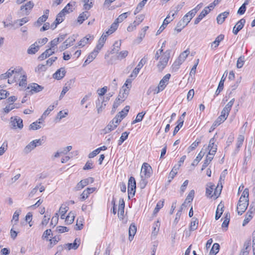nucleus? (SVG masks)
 <instances>
[{"label":"nucleus","instance_id":"f257e3e1","mask_svg":"<svg viewBox=\"0 0 255 255\" xmlns=\"http://www.w3.org/2000/svg\"><path fill=\"white\" fill-rule=\"evenodd\" d=\"M249 189L246 188L244 190L238 203L237 210L238 213L240 215H242L247 209L249 205Z\"/></svg>","mask_w":255,"mask_h":255},{"label":"nucleus","instance_id":"f03ea898","mask_svg":"<svg viewBox=\"0 0 255 255\" xmlns=\"http://www.w3.org/2000/svg\"><path fill=\"white\" fill-rule=\"evenodd\" d=\"M169 58L170 50H167L164 53L157 65L159 71H162L166 67Z\"/></svg>","mask_w":255,"mask_h":255},{"label":"nucleus","instance_id":"7ed1b4c3","mask_svg":"<svg viewBox=\"0 0 255 255\" xmlns=\"http://www.w3.org/2000/svg\"><path fill=\"white\" fill-rule=\"evenodd\" d=\"M12 71H13V75L14 76L12 78H10L8 80V83L9 84L18 82L23 74L22 73L23 69L21 67H17L12 69Z\"/></svg>","mask_w":255,"mask_h":255},{"label":"nucleus","instance_id":"20e7f679","mask_svg":"<svg viewBox=\"0 0 255 255\" xmlns=\"http://www.w3.org/2000/svg\"><path fill=\"white\" fill-rule=\"evenodd\" d=\"M136 189V182L135 178L131 176L128 179V197L129 198H130V196L133 197L135 195Z\"/></svg>","mask_w":255,"mask_h":255},{"label":"nucleus","instance_id":"39448f33","mask_svg":"<svg viewBox=\"0 0 255 255\" xmlns=\"http://www.w3.org/2000/svg\"><path fill=\"white\" fill-rule=\"evenodd\" d=\"M170 76L171 75L170 74H167L163 77V78L160 80L158 87L154 90V94H157L165 89Z\"/></svg>","mask_w":255,"mask_h":255},{"label":"nucleus","instance_id":"423d86ee","mask_svg":"<svg viewBox=\"0 0 255 255\" xmlns=\"http://www.w3.org/2000/svg\"><path fill=\"white\" fill-rule=\"evenodd\" d=\"M42 144V140L40 139H35L29 142L23 149V152L25 154L29 153L36 147Z\"/></svg>","mask_w":255,"mask_h":255},{"label":"nucleus","instance_id":"0eeeda50","mask_svg":"<svg viewBox=\"0 0 255 255\" xmlns=\"http://www.w3.org/2000/svg\"><path fill=\"white\" fill-rule=\"evenodd\" d=\"M152 173L151 166L147 163H144L142 166L140 175H143L144 178H149Z\"/></svg>","mask_w":255,"mask_h":255},{"label":"nucleus","instance_id":"6e6552de","mask_svg":"<svg viewBox=\"0 0 255 255\" xmlns=\"http://www.w3.org/2000/svg\"><path fill=\"white\" fill-rule=\"evenodd\" d=\"M96 108L97 109L98 113L99 114L102 112L103 109L105 108L106 106L105 98L104 97L98 98L96 101Z\"/></svg>","mask_w":255,"mask_h":255},{"label":"nucleus","instance_id":"1a4fd4ad","mask_svg":"<svg viewBox=\"0 0 255 255\" xmlns=\"http://www.w3.org/2000/svg\"><path fill=\"white\" fill-rule=\"evenodd\" d=\"M10 122L14 128H18L21 129L23 128L22 120L20 118L16 116L10 118Z\"/></svg>","mask_w":255,"mask_h":255},{"label":"nucleus","instance_id":"9d476101","mask_svg":"<svg viewBox=\"0 0 255 255\" xmlns=\"http://www.w3.org/2000/svg\"><path fill=\"white\" fill-rule=\"evenodd\" d=\"M94 181V178L92 177H89L85 179L81 180L76 185V190H80L82 189L89 183H92Z\"/></svg>","mask_w":255,"mask_h":255},{"label":"nucleus","instance_id":"9b49d317","mask_svg":"<svg viewBox=\"0 0 255 255\" xmlns=\"http://www.w3.org/2000/svg\"><path fill=\"white\" fill-rule=\"evenodd\" d=\"M246 19L244 18H242L239 21H238L233 28V33L235 35H237L238 33L244 27Z\"/></svg>","mask_w":255,"mask_h":255},{"label":"nucleus","instance_id":"f8f14e48","mask_svg":"<svg viewBox=\"0 0 255 255\" xmlns=\"http://www.w3.org/2000/svg\"><path fill=\"white\" fill-rule=\"evenodd\" d=\"M251 239L246 241L244 244V247L241 250L239 255H248L251 250Z\"/></svg>","mask_w":255,"mask_h":255},{"label":"nucleus","instance_id":"ddd939ff","mask_svg":"<svg viewBox=\"0 0 255 255\" xmlns=\"http://www.w3.org/2000/svg\"><path fill=\"white\" fill-rule=\"evenodd\" d=\"M43 87L38 84L33 83H32L30 85H29L27 87V89H30V92L31 94H33L34 93H38L40 91H41L43 89Z\"/></svg>","mask_w":255,"mask_h":255},{"label":"nucleus","instance_id":"4468645a","mask_svg":"<svg viewBox=\"0 0 255 255\" xmlns=\"http://www.w3.org/2000/svg\"><path fill=\"white\" fill-rule=\"evenodd\" d=\"M66 71L64 68H61L57 70L53 75V78L57 80L62 79L65 75Z\"/></svg>","mask_w":255,"mask_h":255},{"label":"nucleus","instance_id":"2eb2a0df","mask_svg":"<svg viewBox=\"0 0 255 255\" xmlns=\"http://www.w3.org/2000/svg\"><path fill=\"white\" fill-rule=\"evenodd\" d=\"M94 39V36L90 35H87L82 38L78 43V46H84L86 44L90 43Z\"/></svg>","mask_w":255,"mask_h":255},{"label":"nucleus","instance_id":"dca6fc26","mask_svg":"<svg viewBox=\"0 0 255 255\" xmlns=\"http://www.w3.org/2000/svg\"><path fill=\"white\" fill-rule=\"evenodd\" d=\"M229 11H225L219 14L217 17V22L219 24H222L225 21V19L229 15Z\"/></svg>","mask_w":255,"mask_h":255},{"label":"nucleus","instance_id":"f3484780","mask_svg":"<svg viewBox=\"0 0 255 255\" xmlns=\"http://www.w3.org/2000/svg\"><path fill=\"white\" fill-rule=\"evenodd\" d=\"M74 82V81L73 80H70L69 81L67 82L65 86L63 88L62 91L59 97L60 100L61 99L64 97L66 92L69 90V89L71 88L70 85L72 83H73Z\"/></svg>","mask_w":255,"mask_h":255},{"label":"nucleus","instance_id":"a211bd4d","mask_svg":"<svg viewBox=\"0 0 255 255\" xmlns=\"http://www.w3.org/2000/svg\"><path fill=\"white\" fill-rule=\"evenodd\" d=\"M209 13V10H208L207 9H204L195 19L194 24H198L200 22V21Z\"/></svg>","mask_w":255,"mask_h":255},{"label":"nucleus","instance_id":"6ab92c4d","mask_svg":"<svg viewBox=\"0 0 255 255\" xmlns=\"http://www.w3.org/2000/svg\"><path fill=\"white\" fill-rule=\"evenodd\" d=\"M54 51L52 50L51 48H49L46 50L38 57V59L40 60H43L46 59L47 57L54 54Z\"/></svg>","mask_w":255,"mask_h":255},{"label":"nucleus","instance_id":"aec40b11","mask_svg":"<svg viewBox=\"0 0 255 255\" xmlns=\"http://www.w3.org/2000/svg\"><path fill=\"white\" fill-rule=\"evenodd\" d=\"M224 38V35L220 34L218 36L214 41L211 44V46L212 48H216L219 45V43Z\"/></svg>","mask_w":255,"mask_h":255},{"label":"nucleus","instance_id":"412c9836","mask_svg":"<svg viewBox=\"0 0 255 255\" xmlns=\"http://www.w3.org/2000/svg\"><path fill=\"white\" fill-rule=\"evenodd\" d=\"M214 185L212 183H209L207 184L206 189V194L208 197L212 198L213 195L212 194L213 189H214Z\"/></svg>","mask_w":255,"mask_h":255},{"label":"nucleus","instance_id":"4be33fe9","mask_svg":"<svg viewBox=\"0 0 255 255\" xmlns=\"http://www.w3.org/2000/svg\"><path fill=\"white\" fill-rule=\"evenodd\" d=\"M106 37L107 35H105V33H103L101 36V38L99 40L98 44L97 45L95 48L96 49H97L99 51H100L101 49L106 40Z\"/></svg>","mask_w":255,"mask_h":255},{"label":"nucleus","instance_id":"5701e85b","mask_svg":"<svg viewBox=\"0 0 255 255\" xmlns=\"http://www.w3.org/2000/svg\"><path fill=\"white\" fill-rule=\"evenodd\" d=\"M80 244V239L76 238L75 239L73 243H68L66 244L68 250H71L72 249L76 250L78 249L79 245Z\"/></svg>","mask_w":255,"mask_h":255},{"label":"nucleus","instance_id":"b1692460","mask_svg":"<svg viewBox=\"0 0 255 255\" xmlns=\"http://www.w3.org/2000/svg\"><path fill=\"white\" fill-rule=\"evenodd\" d=\"M129 89H126V88H124V86H123L122 91H120L118 97L122 99V101H124L129 94Z\"/></svg>","mask_w":255,"mask_h":255},{"label":"nucleus","instance_id":"393cba45","mask_svg":"<svg viewBox=\"0 0 255 255\" xmlns=\"http://www.w3.org/2000/svg\"><path fill=\"white\" fill-rule=\"evenodd\" d=\"M124 209H125V201L123 199H120L119 201V213L118 214L120 216H122L121 218L123 219V217L124 214Z\"/></svg>","mask_w":255,"mask_h":255},{"label":"nucleus","instance_id":"a878e982","mask_svg":"<svg viewBox=\"0 0 255 255\" xmlns=\"http://www.w3.org/2000/svg\"><path fill=\"white\" fill-rule=\"evenodd\" d=\"M37 44V42L32 44L27 49V53L29 54H34L39 50V46Z\"/></svg>","mask_w":255,"mask_h":255},{"label":"nucleus","instance_id":"bb28decb","mask_svg":"<svg viewBox=\"0 0 255 255\" xmlns=\"http://www.w3.org/2000/svg\"><path fill=\"white\" fill-rule=\"evenodd\" d=\"M198 223L199 221L198 219L196 218H193L190 223V226L189 228L190 231H193L196 230L198 228Z\"/></svg>","mask_w":255,"mask_h":255},{"label":"nucleus","instance_id":"cd10ccee","mask_svg":"<svg viewBox=\"0 0 255 255\" xmlns=\"http://www.w3.org/2000/svg\"><path fill=\"white\" fill-rule=\"evenodd\" d=\"M121 41H116L115 42L114 44L113 45V48L110 51L111 54H114L118 52L120 49L121 46Z\"/></svg>","mask_w":255,"mask_h":255},{"label":"nucleus","instance_id":"c85d7f7f","mask_svg":"<svg viewBox=\"0 0 255 255\" xmlns=\"http://www.w3.org/2000/svg\"><path fill=\"white\" fill-rule=\"evenodd\" d=\"M205 153V151H203V149H202L199 153L198 154L196 158L194 160L193 162L192 163V165L196 166L198 164L199 161L201 160L203 156Z\"/></svg>","mask_w":255,"mask_h":255},{"label":"nucleus","instance_id":"c756f323","mask_svg":"<svg viewBox=\"0 0 255 255\" xmlns=\"http://www.w3.org/2000/svg\"><path fill=\"white\" fill-rule=\"evenodd\" d=\"M185 19L180 20L177 24L176 27L175 28V31H176L177 33L180 32L183 28H184L187 24L184 23Z\"/></svg>","mask_w":255,"mask_h":255},{"label":"nucleus","instance_id":"7c9ffc66","mask_svg":"<svg viewBox=\"0 0 255 255\" xmlns=\"http://www.w3.org/2000/svg\"><path fill=\"white\" fill-rule=\"evenodd\" d=\"M169 18V16H167L166 18L164 19L162 24L156 32V35H159L165 29L166 26L170 22V20H168Z\"/></svg>","mask_w":255,"mask_h":255},{"label":"nucleus","instance_id":"2f4dec72","mask_svg":"<svg viewBox=\"0 0 255 255\" xmlns=\"http://www.w3.org/2000/svg\"><path fill=\"white\" fill-rule=\"evenodd\" d=\"M214 156L208 154L206 156V159H205L204 163L202 165L201 170H203L209 164L210 162L213 159Z\"/></svg>","mask_w":255,"mask_h":255},{"label":"nucleus","instance_id":"473e14b6","mask_svg":"<svg viewBox=\"0 0 255 255\" xmlns=\"http://www.w3.org/2000/svg\"><path fill=\"white\" fill-rule=\"evenodd\" d=\"M203 3H199L194 8L189 11L188 14H190L191 17H193L197 12L203 6Z\"/></svg>","mask_w":255,"mask_h":255},{"label":"nucleus","instance_id":"72a5a7b5","mask_svg":"<svg viewBox=\"0 0 255 255\" xmlns=\"http://www.w3.org/2000/svg\"><path fill=\"white\" fill-rule=\"evenodd\" d=\"M220 245L218 243H214L210 252V255H216L219 251Z\"/></svg>","mask_w":255,"mask_h":255},{"label":"nucleus","instance_id":"f704fd0d","mask_svg":"<svg viewBox=\"0 0 255 255\" xmlns=\"http://www.w3.org/2000/svg\"><path fill=\"white\" fill-rule=\"evenodd\" d=\"M89 15H88L87 12H83L79 15L77 19L78 22L80 24H81L83 22V21L88 18Z\"/></svg>","mask_w":255,"mask_h":255},{"label":"nucleus","instance_id":"c9c22d12","mask_svg":"<svg viewBox=\"0 0 255 255\" xmlns=\"http://www.w3.org/2000/svg\"><path fill=\"white\" fill-rule=\"evenodd\" d=\"M252 214L253 211H248V212L246 214L245 219H244L243 223V226L246 225L253 218Z\"/></svg>","mask_w":255,"mask_h":255},{"label":"nucleus","instance_id":"e433bc0d","mask_svg":"<svg viewBox=\"0 0 255 255\" xmlns=\"http://www.w3.org/2000/svg\"><path fill=\"white\" fill-rule=\"evenodd\" d=\"M12 68H10L6 73L1 74L0 76V79H5L6 78H10L13 74V71H12Z\"/></svg>","mask_w":255,"mask_h":255},{"label":"nucleus","instance_id":"4c0bfd02","mask_svg":"<svg viewBox=\"0 0 255 255\" xmlns=\"http://www.w3.org/2000/svg\"><path fill=\"white\" fill-rule=\"evenodd\" d=\"M244 140V137L243 135H240L238 137L237 143V147H236V149L235 151V153L236 152H238V151L239 150L240 147L243 144Z\"/></svg>","mask_w":255,"mask_h":255},{"label":"nucleus","instance_id":"58836bf2","mask_svg":"<svg viewBox=\"0 0 255 255\" xmlns=\"http://www.w3.org/2000/svg\"><path fill=\"white\" fill-rule=\"evenodd\" d=\"M65 16V13H64L63 11H61L56 16L55 19L56 21V24H60L62 21H63Z\"/></svg>","mask_w":255,"mask_h":255},{"label":"nucleus","instance_id":"ea45409f","mask_svg":"<svg viewBox=\"0 0 255 255\" xmlns=\"http://www.w3.org/2000/svg\"><path fill=\"white\" fill-rule=\"evenodd\" d=\"M48 15L43 14L42 16L39 17L35 24L39 26L42 24L43 22H45L48 18Z\"/></svg>","mask_w":255,"mask_h":255},{"label":"nucleus","instance_id":"a19ab883","mask_svg":"<svg viewBox=\"0 0 255 255\" xmlns=\"http://www.w3.org/2000/svg\"><path fill=\"white\" fill-rule=\"evenodd\" d=\"M40 122H35L32 123L30 125L29 127V129L30 130H36L41 128V126H40Z\"/></svg>","mask_w":255,"mask_h":255},{"label":"nucleus","instance_id":"79ce46f5","mask_svg":"<svg viewBox=\"0 0 255 255\" xmlns=\"http://www.w3.org/2000/svg\"><path fill=\"white\" fill-rule=\"evenodd\" d=\"M128 14H129V12H125L121 14L116 19L115 21L117 22V23L122 22L125 19H126L128 17Z\"/></svg>","mask_w":255,"mask_h":255},{"label":"nucleus","instance_id":"37998d69","mask_svg":"<svg viewBox=\"0 0 255 255\" xmlns=\"http://www.w3.org/2000/svg\"><path fill=\"white\" fill-rule=\"evenodd\" d=\"M19 82V85L21 87H25L27 85V76L25 74H22Z\"/></svg>","mask_w":255,"mask_h":255},{"label":"nucleus","instance_id":"c03bdc74","mask_svg":"<svg viewBox=\"0 0 255 255\" xmlns=\"http://www.w3.org/2000/svg\"><path fill=\"white\" fill-rule=\"evenodd\" d=\"M160 223L158 221L155 222L153 226V231L152 234L154 236H156L159 230Z\"/></svg>","mask_w":255,"mask_h":255},{"label":"nucleus","instance_id":"a18cd8bd","mask_svg":"<svg viewBox=\"0 0 255 255\" xmlns=\"http://www.w3.org/2000/svg\"><path fill=\"white\" fill-rule=\"evenodd\" d=\"M223 188V186L222 183H221V185H219V183L217 185L216 188L215 189L213 195L216 197V198H217L221 194V191Z\"/></svg>","mask_w":255,"mask_h":255},{"label":"nucleus","instance_id":"49530a36","mask_svg":"<svg viewBox=\"0 0 255 255\" xmlns=\"http://www.w3.org/2000/svg\"><path fill=\"white\" fill-rule=\"evenodd\" d=\"M34 6V3L31 1H29L27 3H25L24 5H22L20 7L21 10H22L23 8L25 9V10L27 9H31Z\"/></svg>","mask_w":255,"mask_h":255},{"label":"nucleus","instance_id":"de8ad7c7","mask_svg":"<svg viewBox=\"0 0 255 255\" xmlns=\"http://www.w3.org/2000/svg\"><path fill=\"white\" fill-rule=\"evenodd\" d=\"M129 134V132H127L126 131L122 133L121 136L120 137V139L118 141V145H121L124 141L127 139L128 135Z\"/></svg>","mask_w":255,"mask_h":255},{"label":"nucleus","instance_id":"09e8293b","mask_svg":"<svg viewBox=\"0 0 255 255\" xmlns=\"http://www.w3.org/2000/svg\"><path fill=\"white\" fill-rule=\"evenodd\" d=\"M74 218V214L70 212L65 218V222H66L68 224H71L73 222Z\"/></svg>","mask_w":255,"mask_h":255},{"label":"nucleus","instance_id":"8fccbe9b","mask_svg":"<svg viewBox=\"0 0 255 255\" xmlns=\"http://www.w3.org/2000/svg\"><path fill=\"white\" fill-rule=\"evenodd\" d=\"M244 63H245V56H240L237 60V68H241L243 66Z\"/></svg>","mask_w":255,"mask_h":255},{"label":"nucleus","instance_id":"3c124183","mask_svg":"<svg viewBox=\"0 0 255 255\" xmlns=\"http://www.w3.org/2000/svg\"><path fill=\"white\" fill-rule=\"evenodd\" d=\"M194 193H195V192H194V190H192L190 191V192L189 193L188 195L186 197V198L185 200V203H186V202L190 203L191 201H192L193 198H194Z\"/></svg>","mask_w":255,"mask_h":255},{"label":"nucleus","instance_id":"603ef678","mask_svg":"<svg viewBox=\"0 0 255 255\" xmlns=\"http://www.w3.org/2000/svg\"><path fill=\"white\" fill-rule=\"evenodd\" d=\"M200 143V140L197 141L195 140L193 143L191 144V145L188 148V153H190L191 151L195 149L199 144Z\"/></svg>","mask_w":255,"mask_h":255},{"label":"nucleus","instance_id":"864d4df0","mask_svg":"<svg viewBox=\"0 0 255 255\" xmlns=\"http://www.w3.org/2000/svg\"><path fill=\"white\" fill-rule=\"evenodd\" d=\"M164 201H159L156 204V207L153 211V214H156L158 212L159 210L163 206Z\"/></svg>","mask_w":255,"mask_h":255},{"label":"nucleus","instance_id":"5fc2aeb1","mask_svg":"<svg viewBox=\"0 0 255 255\" xmlns=\"http://www.w3.org/2000/svg\"><path fill=\"white\" fill-rule=\"evenodd\" d=\"M99 51V50L95 48L93 51L90 53L87 58L92 61L96 57Z\"/></svg>","mask_w":255,"mask_h":255},{"label":"nucleus","instance_id":"6e6d98bb","mask_svg":"<svg viewBox=\"0 0 255 255\" xmlns=\"http://www.w3.org/2000/svg\"><path fill=\"white\" fill-rule=\"evenodd\" d=\"M46 64H39L37 66V67L35 68V72L38 73H40L41 72L45 71L47 69Z\"/></svg>","mask_w":255,"mask_h":255},{"label":"nucleus","instance_id":"4d7b16f0","mask_svg":"<svg viewBox=\"0 0 255 255\" xmlns=\"http://www.w3.org/2000/svg\"><path fill=\"white\" fill-rule=\"evenodd\" d=\"M227 75H228L227 71H226L224 72L223 75L222 76L218 87L222 88L223 89L224 88V83L226 80V77L227 76Z\"/></svg>","mask_w":255,"mask_h":255},{"label":"nucleus","instance_id":"13d9d810","mask_svg":"<svg viewBox=\"0 0 255 255\" xmlns=\"http://www.w3.org/2000/svg\"><path fill=\"white\" fill-rule=\"evenodd\" d=\"M72 5L70 3H68L66 6L61 10L64 13H69L73 11V8L71 7Z\"/></svg>","mask_w":255,"mask_h":255},{"label":"nucleus","instance_id":"bf43d9fd","mask_svg":"<svg viewBox=\"0 0 255 255\" xmlns=\"http://www.w3.org/2000/svg\"><path fill=\"white\" fill-rule=\"evenodd\" d=\"M140 177H141V180L140 181V182L139 183V185L140 188L141 189H143L146 185V184L147 183V181L146 180V178H144L143 177V175H140Z\"/></svg>","mask_w":255,"mask_h":255},{"label":"nucleus","instance_id":"052dcab7","mask_svg":"<svg viewBox=\"0 0 255 255\" xmlns=\"http://www.w3.org/2000/svg\"><path fill=\"white\" fill-rule=\"evenodd\" d=\"M128 52L127 50H124L120 52L117 56V59L122 60L126 58L128 55Z\"/></svg>","mask_w":255,"mask_h":255},{"label":"nucleus","instance_id":"680f3d73","mask_svg":"<svg viewBox=\"0 0 255 255\" xmlns=\"http://www.w3.org/2000/svg\"><path fill=\"white\" fill-rule=\"evenodd\" d=\"M116 128V125H114V124H112V121L110 122L108 125L105 128V130L106 132H110V131L114 130Z\"/></svg>","mask_w":255,"mask_h":255},{"label":"nucleus","instance_id":"e2e57ef3","mask_svg":"<svg viewBox=\"0 0 255 255\" xmlns=\"http://www.w3.org/2000/svg\"><path fill=\"white\" fill-rule=\"evenodd\" d=\"M248 4L244 3L239 8L237 13L240 15H242L244 14L246 10V6Z\"/></svg>","mask_w":255,"mask_h":255},{"label":"nucleus","instance_id":"0e129e2a","mask_svg":"<svg viewBox=\"0 0 255 255\" xmlns=\"http://www.w3.org/2000/svg\"><path fill=\"white\" fill-rule=\"evenodd\" d=\"M208 149L209 150L208 154L214 156L217 151V145L216 144L213 145L211 147H210L209 149Z\"/></svg>","mask_w":255,"mask_h":255},{"label":"nucleus","instance_id":"69168bd1","mask_svg":"<svg viewBox=\"0 0 255 255\" xmlns=\"http://www.w3.org/2000/svg\"><path fill=\"white\" fill-rule=\"evenodd\" d=\"M124 101H122V99H121L119 97H118L115 101L114 103V104L113 105V109H116Z\"/></svg>","mask_w":255,"mask_h":255},{"label":"nucleus","instance_id":"338daca9","mask_svg":"<svg viewBox=\"0 0 255 255\" xmlns=\"http://www.w3.org/2000/svg\"><path fill=\"white\" fill-rule=\"evenodd\" d=\"M189 50L188 49H187L185 51H183L182 53H181L179 56V57L182 60L185 61V60L189 55Z\"/></svg>","mask_w":255,"mask_h":255},{"label":"nucleus","instance_id":"774afa93","mask_svg":"<svg viewBox=\"0 0 255 255\" xmlns=\"http://www.w3.org/2000/svg\"><path fill=\"white\" fill-rule=\"evenodd\" d=\"M136 232V227L134 224H131L129 228L128 234L134 235Z\"/></svg>","mask_w":255,"mask_h":255}]
</instances>
